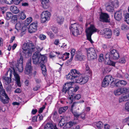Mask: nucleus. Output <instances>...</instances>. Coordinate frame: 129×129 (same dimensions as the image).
<instances>
[{
    "instance_id": "6e6d98bb",
    "label": "nucleus",
    "mask_w": 129,
    "mask_h": 129,
    "mask_svg": "<svg viewBox=\"0 0 129 129\" xmlns=\"http://www.w3.org/2000/svg\"><path fill=\"white\" fill-rule=\"evenodd\" d=\"M109 126L108 124H106L103 125L101 129H109Z\"/></svg>"
},
{
    "instance_id": "7ed1b4c3",
    "label": "nucleus",
    "mask_w": 129,
    "mask_h": 129,
    "mask_svg": "<svg viewBox=\"0 0 129 129\" xmlns=\"http://www.w3.org/2000/svg\"><path fill=\"white\" fill-rule=\"evenodd\" d=\"M33 63L35 64H43L46 62L47 57L44 55H41L39 52H36L32 56Z\"/></svg>"
},
{
    "instance_id": "423d86ee",
    "label": "nucleus",
    "mask_w": 129,
    "mask_h": 129,
    "mask_svg": "<svg viewBox=\"0 0 129 129\" xmlns=\"http://www.w3.org/2000/svg\"><path fill=\"white\" fill-rule=\"evenodd\" d=\"M51 16V13L48 11H43L41 15V23H44L49 21Z\"/></svg>"
},
{
    "instance_id": "9b49d317",
    "label": "nucleus",
    "mask_w": 129,
    "mask_h": 129,
    "mask_svg": "<svg viewBox=\"0 0 129 129\" xmlns=\"http://www.w3.org/2000/svg\"><path fill=\"white\" fill-rule=\"evenodd\" d=\"M0 92H2V95L4 96L5 99H1V101L4 104L8 103L9 100V98L6 93L5 91L3 89V87L2 83L0 81Z\"/></svg>"
},
{
    "instance_id": "6ab92c4d",
    "label": "nucleus",
    "mask_w": 129,
    "mask_h": 129,
    "mask_svg": "<svg viewBox=\"0 0 129 129\" xmlns=\"http://www.w3.org/2000/svg\"><path fill=\"white\" fill-rule=\"evenodd\" d=\"M71 73L73 77V82H74L76 80V79H77L81 74L78 71L75 69H72L71 70Z\"/></svg>"
},
{
    "instance_id": "c03bdc74",
    "label": "nucleus",
    "mask_w": 129,
    "mask_h": 129,
    "mask_svg": "<svg viewBox=\"0 0 129 129\" xmlns=\"http://www.w3.org/2000/svg\"><path fill=\"white\" fill-rule=\"evenodd\" d=\"M123 122L124 123H127L129 126V116L123 120Z\"/></svg>"
},
{
    "instance_id": "a878e982",
    "label": "nucleus",
    "mask_w": 129,
    "mask_h": 129,
    "mask_svg": "<svg viewBox=\"0 0 129 129\" xmlns=\"http://www.w3.org/2000/svg\"><path fill=\"white\" fill-rule=\"evenodd\" d=\"M10 9L12 12L15 14H17L19 11V9L15 6L11 7Z\"/></svg>"
},
{
    "instance_id": "a18cd8bd",
    "label": "nucleus",
    "mask_w": 129,
    "mask_h": 129,
    "mask_svg": "<svg viewBox=\"0 0 129 129\" xmlns=\"http://www.w3.org/2000/svg\"><path fill=\"white\" fill-rule=\"evenodd\" d=\"M107 64L109 65H111L113 66H115V63L110 60H109L107 62Z\"/></svg>"
},
{
    "instance_id": "72a5a7b5",
    "label": "nucleus",
    "mask_w": 129,
    "mask_h": 129,
    "mask_svg": "<svg viewBox=\"0 0 129 129\" xmlns=\"http://www.w3.org/2000/svg\"><path fill=\"white\" fill-rule=\"evenodd\" d=\"M119 57V55L118 52L115 53H114V55H112V56L111 57V58L115 60L118 59Z\"/></svg>"
},
{
    "instance_id": "774afa93",
    "label": "nucleus",
    "mask_w": 129,
    "mask_h": 129,
    "mask_svg": "<svg viewBox=\"0 0 129 129\" xmlns=\"http://www.w3.org/2000/svg\"><path fill=\"white\" fill-rule=\"evenodd\" d=\"M40 88V86L39 85H37L34 87L33 90L34 91H37Z\"/></svg>"
},
{
    "instance_id": "e2e57ef3",
    "label": "nucleus",
    "mask_w": 129,
    "mask_h": 129,
    "mask_svg": "<svg viewBox=\"0 0 129 129\" xmlns=\"http://www.w3.org/2000/svg\"><path fill=\"white\" fill-rule=\"evenodd\" d=\"M117 52L115 49H112L111 50L110 53L111 57L112 56V55H114V53Z\"/></svg>"
},
{
    "instance_id": "f8f14e48",
    "label": "nucleus",
    "mask_w": 129,
    "mask_h": 129,
    "mask_svg": "<svg viewBox=\"0 0 129 129\" xmlns=\"http://www.w3.org/2000/svg\"><path fill=\"white\" fill-rule=\"evenodd\" d=\"M87 56L89 60L95 59L97 57L95 51L93 48H90L87 50Z\"/></svg>"
},
{
    "instance_id": "58836bf2",
    "label": "nucleus",
    "mask_w": 129,
    "mask_h": 129,
    "mask_svg": "<svg viewBox=\"0 0 129 129\" xmlns=\"http://www.w3.org/2000/svg\"><path fill=\"white\" fill-rule=\"evenodd\" d=\"M121 94L123 93L129 91V88H119Z\"/></svg>"
},
{
    "instance_id": "0e129e2a",
    "label": "nucleus",
    "mask_w": 129,
    "mask_h": 129,
    "mask_svg": "<svg viewBox=\"0 0 129 129\" xmlns=\"http://www.w3.org/2000/svg\"><path fill=\"white\" fill-rule=\"evenodd\" d=\"M72 112L73 113L74 116L76 117L77 118H78L80 115L79 114L75 111H73V112Z\"/></svg>"
},
{
    "instance_id": "5fc2aeb1",
    "label": "nucleus",
    "mask_w": 129,
    "mask_h": 129,
    "mask_svg": "<svg viewBox=\"0 0 129 129\" xmlns=\"http://www.w3.org/2000/svg\"><path fill=\"white\" fill-rule=\"evenodd\" d=\"M126 60L125 58H121L119 60V62L121 63H125Z\"/></svg>"
},
{
    "instance_id": "bb28decb",
    "label": "nucleus",
    "mask_w": 129,
    "mask_h": 129,
    "mask_svg": "<svg viewBox=\"0 0 129 129\" xmlns=\"http://www.w3.org/2000/svg\"><path fill=\"white\" fill-rule=\"evenodd\" d=\"M2 79L3 82L6 85H8L11 82V79L8 77L3 76Z\"/></svg>"
},
{
    "instance_id": "0eeeda50",
    "label": "nucleus",
    "mask_w": 129,
    "mask_h": 129,
    "mask_svg": "<svg viewBox=\"0 0 129 129\" xmlns=\"http://www.w3.org/2000/svg\"><path fill=\"white\" fill-rule=\"evenodd\" d=\"M27 28L26 25L20 22L17 23L16 25L15 28L18 31L20 32L21 36L25 34Z\"/></svg>"
},
{
    "instance_id": "2eb2a0df",
    "label": "nucleus",
    "mask_w": 129,
    "mask_h": 129,
    "mask_svg": "<svg viewBox=\"0 0 129 129\" xmlns=\"http://www.w3.org/2000/svg\"><path fill=\"white\" fill-rule=\"evenodd\" d=\"M32 68L31 66V59H30L26 63L25 73L26 74H29L32 73Z\"/></svg>"
},
{
    "instance_id": "8fccbe9b",
    "label": "nucleus",
    "mask_w": 129,
    "mask_h": 129,
    "mask_svg": "<svg viewBox=\"0 0 129 129\" xmlns=\"http://www.w3.org/2000/svg\"><path fill=\"white\" fill-rule=\"evenodd\" d=\"M99 61L101 62L104 60V59L103 57V54H101L99 55Z\"/></svg>"
},
{
    "instance_id": "603ef678",
    "label": "nucleus",
    "mask_w": 129,
    "mask_h": 129,
    "mask_svg": "<svg viewBox=\"0 0 129 129\" xmlns=\"http://www.w3.org/2000/svg\"><path fill=\"white\" fill-rule=\"evenodd\" d=\"M13 0H4L5 3L7 4H11L13 3Z\"/></svg>"
},
{
    "instance_id": "13d9d810",
    "label": "nucleus",
    "mask_w": 129,
    "mask_h": 129,
    "mask_svg": "<svg viewBox=\"0 0 129 129\" xmlns=\"http://www.w3.org/2000/svg\"><path fill=\"white\" fill-rule=\"evenodd\" d=\"M39 38L41 40H44L46 39V37L44 35L41 34L39 36Z\"/></svg>"
},
{
    "instance_id": "7c9ffc66",
    "label": "nucleus",
    "mask_w": 129,
    "mask_h": 129,
    "mask_svg": "<svg viewBox=\"0 0 129 129\" xmlns=\"http://www.w3.org/2000/svg\"><path fill=\"white\" fill-rule=\"evenodd\" d=\"M19 18L20 19L24 20L26 18V15L23 11H22L20 13L19 15Z\"/></svg>"
},
{
    "instance_id": "c85d7f7f",
    "label": "nucleus",
    "mask_w": 129,
    "mask_h": 129,
    "mask_svg": "<svg viewBox=\"0 0 129 129\" xmlns=\"http://www.w3.org/2000/svg\"><path fill=\"white\" fill-rule=\"evenodd\" d=\"M78 103L77 102H74L73 103L71 107L70 110L71 112H73V111H75V109L77 108V107L78 106Z\"/></svg>"
},
{
    "instance_id": "4c0bfd02",
    "label": "nucleus",
    "mask_w": 129,
    "mask_h": 129,
    "mask_svg": "<svg viewBox=\"0 0 129 129\" xmlns=\"http://www.w3.org/2000/svg\"><path fill=\"white\" fill-rule=\"evenodd\" d=\"M121 29L124 30H127L129 29V27L124 24H123L121 25Z\"/></svg>"
},
{
    "instance_id": "3c124183",
    "label": "nucleus",
    "mask_w": 129,
    "mask_h": 129,
    "mask_svg": "<svg viewBox=\"0 0 129 129\" xmlns=\"http://www.w3.org/2000/svg\"><path fill=\"white\" fill-rule=\"evenodd\" d=\"M46 33L51 39H53L54 38V34L51 32L48 31Z\"/></svg>"
},
{
    "instance_id": "f704fd0d",
    "label": "nucleus",
    "mask_w": 129,
    "mask_h": 129,
    "mask_svg": "<svg viewBox=\"0 0 129 129\" xmlns=\"http://www.w3.org/2000/svg\"><path fill=\"white\" fill-rule=\"evenodd\" d=\"M12 21L14 23H15L17 22V15H13L11 18Z\"/></svg>"
},
{
    "instance_id": "473e14b6",
    "label": "nucleus",
    "mask_w": 129,
    "mask_h": 129,
    "mask_svg": "<svg viewBox=\"0 0 129 129\" xmlns=\"http://www.w3.org/2000/svg\"><path fill=\"white\" fill-rule=\"evenodd\" d=\"M6 19L7 20H9L12 17L13 15L10 12H8L6 13Z\"/></svg>"
},
{
    "instance_id": "2f4dec72",
    "label": "nucleus",
    "mask_w": 129,
    "mask_h": 129,
    "mask_svg": "<svg viewBox=\"0 0 129 129\" xmlns=\"http://www.w3.org/2000/svg\"><path fill=\"white\" fill-rule=\"evenodd\" d=\"M68 108V106L60 108L59 110V113L61 114L63 112H65L67 109Z\"/></svg>"
},
{
    "instance_id": "c756f323",
    "label": "nucleus",
    "mask_w": 129,
    "mask_h": 129,
    "mask_svg": "<svg viewBox=\"0 0 129 129\" xmlns=\"http://www.w3.org/2000/svg\"><path fill=\"white\" fill-rule=\"evenodd\" d=\"M70 53H69L66 52L62 54V60H63L68 59L69 58Z\"/></svg>"
},
{
    "instance_id": "de8ad7c7",
    "label": "nucleus",
    "mask_w": 129,
    "mask_h": 129,
    "mask_svg": "<svg viewBox=\"0 0 129 129\" xmlns=\"http://www.w3.org/2000/svg\"><path fill=\"white\" fill-rule=\"evenodd\" d=\"M66 78L67 79H71L72 81H73V77L72 75H71L70 73L66 75Z\"/></svg>"
},
{
    "instance_id": "680f3d73",
    "label": "nucleus",
    "mask_w": 129,
    "mask_h": 129,
    "mask_svg": "<svg viewBox=\"0 0 129 129\" xmlns=\"http://www.w3.org/2000/svg\"><path fill=\"white\" fill-rule=\"evenodd\" d=\"M52 30L55 33H57L58 31L57 28L56 27H52Z\"/></svg>"
},
{
    "instance_id": "f257e3e1",
    "label": "nucleus",
    "mask_w": 129,
    "mask_h": 129,
    "mask_svg": "<svg viewBox=\"0 0 129 129\" xmlns=\"http://www.w3.org/2000/svg\"><path fill=\"white\" fill-rule=\"evenodd\" d=\"M74 82H70L66 83L64 85L62 89L63 92L66 93L67 92L69 96L74 94L73 93L76 92L79 89V86L75 85L74 87H72Z\"/></svg>"
},
{
    "instance_id": "bf43d9fd",
    "label": "nucleus",
    "mask_w": 129,
    "mask_h": 129,
    "mask_svg": "<svg viewBox=\"0 0 129 129\" xmlns=\"http://www.w3.org/2000/svg\"><path fill=\"white\" fill-rule=\"evenodd\" d=\"M125 21L129 25V15L127 14L125 16Z\"/></svg>"
},
{
    "instance_id": "864d4df0",
    "label": "nucleus",
    "mask_w": 129,
    "mask_h": 129,
    "mask_svg": "<svg viewBox=\"0 0 129 129\" xmlns=\"http://www.w3.org/2000/svg\"><path fill=\"white\" fill-rule=\"evenodd\" d=\"M22 0H13V3L16 5H18Z\"/></svg>"
},
{
    "instance_id": "09e8293b",
    "label": "nucleus",
    "mask_w": 129,
    "mask_h": 129,
    "mask_svg": "<svg viewBox=\"0 0 129 129\" xmlns=\"http://www.w3.org/2000/svg\"><path fill=\"white\" fill-rule=\"evenodd\" d=\"M120 84L121 86H123L127 84L126 82L124 80H119Z\"/></svg>"
},
{
    "instance_id": "aec40b11",
    "label": "nucleus",
    "mask_w": 129,
    "mask_h": 129,
    "mask_svg": "<svg viewBox=\"0 0 129 129\" xmlns=\"http://www.w3.org/2000/svg\"><path fill=\"white\" fill-rule=\"evenodd\" d=\"M105 7L106 10L109 12H112L114 10V7L112 3H108L105 4Z\"/></svg>"
},
{
    "instance_id": "f03ea898",
    "label": "nucleus",
    "mask_w": 129,
    "mask_h": 129,
    "mask_svg": "<svg viewBox=\"0 0 129 129\" xmlns=\"http://www.w3.org/2000/svg\"><path fill=\"white\" fill-rule=\"evenodd\" d=\"M35 49V46L32 44L24 43L22 46L23 55L25 57L28 58L31 56Z\"/></svg>"
},
{
    "instance_id": "79ce46f5",
    "label": "nucleus",
    "mask_w": 129,
    "mask_h": 129,
    "mask_svg": "<svg viewBox=\"0 0 129 129\" xmlns=\"http://www.w3.org/2000/svg\"><path fill=\"white\" fill-rule=\"evenodd\" d=\"M114 93L116 96H119L121 94L120 89H118L114 91Z\"/></svg>"
},
{
    "instance_id": "4468645a",
    "label": "nucleus",
    "mask_w": 129,
    "mask_h": 129,
    "mask_svg": "<svg viewBox=\"0 0 129 129\" xmlns=\"http://www.w3.org/2000/svg\"><path fill=\"white\" fill-rule=\"evenodd\" d=\"M109 17L108 14L105 13L101 12L100 15V20L106 22H109Z\"/></svg>"
},
{
    "instance_id": "20e7f679",
    "label": "nucleus",
    "mask_w": 129,
    "mask_h": 129,
    "mask_svg": "<svg viewBox=\"0 0 129 129\" xmlns=\"http://www.w3.org/2000/svg\"><path fill=\"white\" fill-rule=\"evenodd\" d=\"M99 31L97 29H96L94 26L93 25H91L90 26L86 28V34L87 38L91 43H93V41L91 38L92 35L94 33L96 32H99Z\"/></svg>"
},
{
    "instance_id": "cd10ccee",
    "label": "nucleus",
    "mask_w": 129,
    "mask_h": 129,
    "mask_svg": "<svg viewBox=\"0 0 129 129\" xmlns=\"http://www.w3.org/2000/svg\"><path fill=\"white\" fill-rule=\"evenodd\" d=\"M127 94H124L120 98L119 100L120 103L123 101H125L127 100H129Z\"/></svg>"
},
{
    "instance_id": "5701e85b",
    "label": "nucleus",
    "mask_w": 129,
    "mask_h": 129,
    "mask_svg": "<svg viewBox=\"0 0 129 129\" xmlns=\"http://www.w3.org/2000/svg\"><path fill=\"white\" fill-rule=\"evenodd\" d=\"M64 20V17L61 16H58L56 18L57 22L59 24H62Z\"/></svg>"
},
{
    "instance_id": "b1692460",
    "label": "nucleus",
    "mask_w": 129,
    "mask_h": 129,
    "mask_svg": "<svg viewBox=\"0 0 129 129\" xmlns=\"http://www.w3.org/2000/svg\"><path fill=\"white\" fill-rule=\"evenodd\" d=\"M49 0H42V5L44 8L47 9L49 6Z\"/></svg>"
},
{
    "instance_id": "37998d69",
    "label": "nucleus",
    "mask_w": 129,
    "mask_h": 129,
    "mask_svg": "<svg viewBox=\"0 0 129 129\" xmlns=\"http://www.w3.org/2000/svg\"><path fill=\"white\" fill-rule=\"evenodd\" d=\"M113 6H114L116 8L118 6V2L117 0H114L112 3Z\"/></svg>"
},
{
    "instance_id": "f3484780",
    "label": "nucleus",
    "mask_w": 129,
    "mask_h": 129,
    "mask_svg": "<svg viewBox=\"0 0 129 129\" xmlns=\"http://www.w3.org/2000/svg\"><path fill=\"white\" fill-rule=\"evenodd\" d=\"M38 23L37 22L31 23L29 26L28 31L29 33H31L35 32L37 29Z\"/></svg>"
},
{
    "instance_id": "a19ab883",
    "label": "nucleus",
    "mask_w": 129,
    "mask_h": 129,
    "mask_svg": "<svg viewBox=\"0 0 129 129\" xmlns=\"http://www.w3.org/2000/svg\"><path fill=\"white\" fill-rule=\"evenodd\" d=\"M65 122L64 119L63 118H62L59 121L58 123V125L60 126H62L64 125Z\"/></svg>"
},
{
    "instance_id": "4d7b16f0",
    "label": "nucleus",
    "mask_w": 129,
    "mask_h": 129,
    "mask_svg": "<svg viewBox=\"0 0 129 129\" xmlns=\"http://www.w3.org/2000/svg\"><path fill=\"white\" fill-rule=\"evenodd\" d=\"M105 57L106 59L108 60H109L111 58V55L110 52L106 54L105 55Z\"/></svg>"
},
{
    "instance_id": "39448f33",
    "label": "nucleus",
    "mask_w": 129,
    "mask_h": 129,
    "mask_svg": "<svg viewBox=\"0 0 129 129\" xmlns=\"http://www.w3.org/2000/svg\"><path fill=\"white\" fill-rule=\"evenodd\" d=\"M70 29L71 33L74 36H76L79 34V29H81V31L83 30L82 27L76 23L71 24Z\"/></svg>"
},
{
    "instance_id": "a211bd4d",
    "label": "nucleus",
    "mask_w": 129,
    "mask_h": 129,
    "mask_svg": "<svg viewBox=\"0 0 129 129\" xmlns=\"http://www.w3.org/2000/svg\"><path fill=\"white\" fill-rule=\"evenodd\" d=\"M72 94L68 97V101L69 103H71L74 100H78L81 98V95L80 94H78L76 95L74 94Z\"/></svg>"
},
{
    "instance_id": "6e6552de",
    "label": "nucleus",
    "mask_w": 129,
    "mask_h": 129,
    "mask_svg": "<svg viewBox=\"0 0 129 129\" xmlns=\"http://www.w3.org/2000/svg\"><path fill=\"white\" fill-rule=\"evenodd\" d=\"M113 78L110 75L106 76L103 80L102 83V86L103 87L107 86L109 85L113 82Z\"/></svg>"
},
{
    "instance_id": "dca6fc26",
    "label": "nucleus",
    "mask_w": 129,
    "mask_h": 129,
    "mask_svg": "<svg viewBox=\"0 0 129 129\" xmlns=\"http://www.w3.org/2000/svg\"><path fill=\"white\" fill-rule=\"evenodd\" d=\"M23 58L22 57L17 61L16 64V67L17 70L20 72H22L23 70Z\"/></svg>"
},
{
    "instance_id": "393cba45",
    "label": "nucleus",
    "mask_w": 129,
    "mask_h": 129,
    "mask_svg": "<svg viewBox=\"0 0 129 129\" xmlns=\"http://www.w3.org/2000/svg\"><path fill=\"white\" fill-rule=\"evenodd\" d=\"M122 17L121 13L120 11L116 12L114 14V17L115 19L117 21L120 20Z\"/></svg>"
},
{
    "instance_id": "ea45409f",
    "label": "nucleus",
    "mask_w": 129,
    "mask_h": 129,
    "mask_svg": "<svg viewBox=\"0 0 129 129\" xmlns=\"http://www.w3.org/2000/svg\"><path fill=\"white\" fill-rule=\"evenodd\" d=\"M65 122L64 119L63 118H62L59 121L58 123V125L60 126H62L64 125Z\"/></svg>"
},
{
    "instance_id": "69168bd1",
    "label": "nucleus",
    "mask_w": 129,
    "mask_h": 129,
    "mask_svg": "<svg viewBox=\"0 0 129 129\" xmlns=\"http://www.w3.org/2000/svg\"><path fill=\"white\" fill-rule=\"evenodd\" d=\"M59 43V40L58 39H55L54 42V44L56 45H58Z\"/></svg>"
},
{
    "instance_id": "49530a36",
    "label": "nucleus",
    "mask_w": 129,
    "mask_h": 129,
    "mask_svg": "<svg viewBox=\"0 0 129 129\" xmlns=\"http://www.w3.org/2000/svg\"><path fill=\"white\" fill-rule=\"evenodd\" d=\"M32 18L31 17H29L27 18L25 21L26 24H29L32 21Z\"/></svg>"
},
{
    "instance_id": "4be33fe9",
    "label": "nucleus",
    "mask_w": 129,
    "mask_h": 129,
    "mask_svg": "<svg viewBox=\"0 0 129 129\" xmlns=\"http://www.w3.org/2000/svg\"><path fill=\"white\" fill-rule=\"evenodd\" d=\"M84 58V56L82 55L80 52H77L75 57V60H81Z\"/></svg>"
},
{
    "instance_id": "412c9836",
    "label": "nucleus",
    "mask_w": 129,
    "mask_h": 129,
    "mask_svg": "<svg viewBox=\"0 0 129 129\" xmlns=\"http://www.w3.org/2000/svg\"><path fill=\"white\" fill-rule=\"evenodd\" d=\"M44 129H57L55 124L48 123L45 126Z\"/></svg>"
},
{
    "instance_id": "c9c22d12",
    "label": "nucleus",
    "mask_w": 129,
    "mask_h": 129,
    "mask_svg": "<svg viewBox=\"0 0 129 129\" xmlns=\"http://www.w3.org/2000/svg\"><path fill=\"white\" fill-rule=\"evenodd\" d=\"M96 125L99 129H101L103 125L102 122L99 121L96 123Z\"/></svg>"
},
{
    "instance_id": "052dcab7",
    "label": "nucleus",
    "mask_w": 129,
    "mask_h": 129,
    "mask_svg": "<svg viewBox=\"0 0 129 129\" xmlns=\"http://www.w3.org/2000/svg\"><path fill=\"white\" fill-rule=\"evenodd\" d=\"M44 63L43 64H39L41 65L42 71H46V66L44 65Z\"/></svg>"
},
{
    "instance_id": "1a4fd4ad",
    "label": "nucleus",
    "mask_w": 129,
    "mask_h": 129,
    "mask_svg": "<svg viewBox=\"0 0 129 129\" xmlns=\"http://www.w3.org/2000/svg\"><path fill=\"white\" fill-rule=\"evenodd\" d=\"M89 79V77L88 75L82 76L81 74L77 78L75 82L78 83L82 85L86 83Z\"/></svg>"
},
{
    "instance_id": "338daca9",
    "label": "nucleus",
    "mask_w": 129,
    "mask_h": 129,
    "mask_svg": "<svg viewBox=\"0 0 129 129\" xmlns=\"http://www.w3.org/2000/svg\"><path fill=\"white\" fill-rule=\"evenodd\" d=\"M114 33L115 35L117 36H118L119 35V31L117 30H114Z\"/></svg>"
},
{
    "instance_id": "9d476101",
    "label": "nucleus",
    "mask_w": 129,
    "mask_h": 129,
    "mask_svg": "<svg viewBox=\"0 0 129 129\" xmlns=\"http://www.w3.org/2000/svg\"><path fill=\"white\" fill-rule=\"evenodd\" d=\"M13 72L12 73L11 70H9L8 71V73H10V76L11 78L12 77V75L13 74L14 75V80L16 81V84L19 87L21 86L20 80V78L18 75L15 72V70L14 68L13 69Z\"/></svg>"
},
{
    "instance_id": "ddd939ff",
    "label": "nucleus",
    "mask_w": 129,
    "mask_h": 129,
    "mask_svg": "<svg viewBox=\"0 0 129 129\" xmlns=\"http://www.w3.org/2000/svg\"><path fill=\"white\" fill-rule=\"evenodd\" d=\"M100 33L101 35H104V37L107 38H111L112 33L111 29L108 28H105L101 30Z\"/></svg>"
},
{
    "instance_id": "e433bc0d",
    "label": "nucleus",
    "mask_w": 129,
    "mask_h": 129,
    "mask_svg": "<svg viewBox=\"0 0 129 129\" xmlns=\"http://www.w3.org/2000/svg\"><path fill=\"white\" fill-rule=\"evenodd\" d=\"M76 53V50L74 49H71V60H72L73 56Z\"/></svg>"
}]
</instances>
